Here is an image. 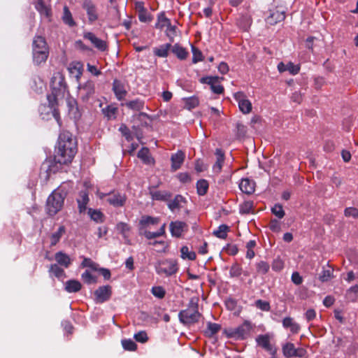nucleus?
Returning <instances> with one entry per match:
<instances>
[{
  "label": "nucleus",
  "mask_w": 358,
  "mask_h": 358,
  "mask_svg": "<svg viewBox=\"0 0 358 358\" xmlns=\"http://www.w3.org/2000/svg\"><path fill=\"white\" fill-rule=\"evenodd\" d=\"M256 268L259 273L266 274L268 271L270 266L267 262L264 261H260L259 262L257 263Z\"/></svg>",
  "instance_id": "obj_49"
},
{
  "label": "nucleus",
  "mask_w": 358,
  "mask_h": 358,
  "mask_svg": "<svg viewBox=\"0 0 358 358\" xmlns=\"http://www.w3.org/2000/svg\"><path fill=\"white\" fill-rule=\"evenodd\" d=\"M197 193L199 195L203 196L207 193L208 189V182L206 180H199L196 183Z\"/></svg>",
  "instance_id": "obj_42"
},
{
  "label": "nucleus",
  "mask_w": 358,
  "mask_h": 358,
  "mask_svg": "<svg viewBox=\"0 0 358 358\" xmlns=\"http://www.w3.org/2000/svg\"><path fill=\"white\" fill-rule=\"evenodd\" d=\"M271 212L273 215L281 219L285 215V212L282 209V206L280 204H275L272 208Z\"/></svg>",
  "instance_id": "obj_53"
},
{
  "label": "nucleus",
  "mask_w": 358,
  "mask_h": 358,
  "mask_svg": "<svg viewBox=\"0 0 358 358\" xmlns=\"http://www.w3.org/2000/svg\"><path fill=\"white\" fill-rule=\"evenodd\" d=\"M222 77L218 76H207L203 77L200 79V82L201 83L208 84L210 87V90L215 94H222L224 91V87L222 85H220V80H223Z\"/></svg>",
  "instance_id": "obj_9"
},
{
  "label": "nucleus",
  "mask_w": 358,
  "mask_h": 358,
  "mask_svg": "<svg viewBox=\"0 0 358 358\" xmlns=\"http://www.w3.org/2000/svg\"><path fill=\"white\" fill-rule=\"evenodd\" d=\"M171 45L166 43L160 45L159 47L155 48L153 50L154 54L159 57H166L169 55V51L171 50Z\"/></svg>",
  "instance_id": "obj_31"
},
{
  "label": "nucleus",
  "mask_w": 358,
  "mask_h": 358,
  "mask_svg": "<svg viewBox=\"0 0 358 358\" xmlns=\"http://www.w3.org/2000/svg\"><path fill=\"white\" fill-rule=\"evenodd\" d=\"M94 93V83L87 80L78 87V94L83 100H87Z\"/></svg>",
  "instance_id": "obj_12"
},
{
  "label": "nucleus",
  "mask_w": 358,
  "mask_h": 358,
  "mask_svg": "<svg viewBox=\"0 0 358 358\" xmlns=\"http://www.w3.org/2000/svg\"><path fill=\"white\" fill-rule=\"evenodd\" d=\"M255 306L263 311H269L271 308L268 301L262 299H258L255 301Z\"/></svg>",
  "instance_id": "obj_54"
},
{
  "label": "nucleus",
  "mask_w": 358,
  "mask_h": 358,
  "mask_svg": "<svg viewBox=\"0 0 358 358\" xmlns=\"http://www.w3.org/2000/svg\"><path fill=\"white\" fill-rule=\"evenodd\" d=\"M84 38L90 41L95 48L101 51H104L107 48L106 42L97 38L92 32H85L83 34Z\"/></svg>",
  "instance_id": "obj_14"
},
{
  "label": "nucleus",
  "mask_w": 358,
  "mask_h": 358,
  "mask_svg": "<svg viewBox=\"0 0 358 358\" xmlns=\"http://www.w3.org/2000/svg\"><path fill=\"white\" fill-rule=\"evenodd\" d=\"M242 273V268L238 264H234L229 271L231 277H238Z\"/></svg>",
  "instance_id": "obj_60"
},
{
  "label": "nucleus",
  "mask_w": 358,
  "mask_h": 358,
  "mask_svg": "<svg viewBox=\"0 0 358 358\" xmlns=\"http://www.w3.org/2000/svg\"><path fill=\"white\" fill-rule=\"evenodd\" d=\"M124 105L131 110H141L144 107V101L140 99H136L125 103Z\"/></svg>",
  "instance_id": "obj_39"
},
{
  "label": "nucleus",
  "mask_w": 358,
  "mask_h": 358,
  "mask_svg": "<svg viewBox=\"0 0 358 358\" xmlns=\"http://www.w3.org/2000/svg\"><path fill=\"white\" fill-rule=\"evenodd\" d=\"M180 321L185 324L197 322L201 317L196 304L189 306L187 309L181 310L178 314Z\"/></svg>",
  "instance_id": "obj_7"
},
{
  "label": "nucleus",
  "mask_w": 358,
  "mask_h": 358,
  "mask_svg": "<svg viewBox=\"0 0 358 358\" xmlns=\"http://www.w3.org/2000/svg\"><path fill=\"white\" fill-rule=\"evenodd\" d=\"M138 157L140 158L145 164H154V159L151 157L150 151L147 148H143L138 153Z\"/></svg>",
  "instance_id": "obj_29"
},
{
  "label": "nucleus",
  "mask_w": 358,
  "mask_h": 358,
  "mask_svg": "<svg viewBox=\"0 0 358 358\" xmlns=\"http://www.w3.org/2000/svg\"><path fill=\"white\" fill-rule=\"evenodd\" d=\"M185 203V199L182 196L178 194L176 195L173 200L169 201L168 203V207L172 212H174L176 210H180L183 208V204Z\"/></svg>",
  "instance_id": "obj_18"
},
{
  "label": "nucleus",
  "mask_w": 358,
  "mask_h": 358,
  "mask_svg": "<svg viewBox=\"0 0 358 358\" xmlns=\"http://www.w3.org/2000/svg\"><path fill=\"white\" fill-rule=\"evenodd\" d=\"M228 231L229 227L226 224H222L217 230L213 231V234L217 238L224 239L227 237Z\"/></svg>",
  "instance_id": "obj_45"
},
{
  "label": "nucleus",
  "mask_w": 358,
  "mask_h": 358,
  "mask_svg": "<svg viewBox=\"0 0 358 358\" xmlns=\"http://www.w3.org/2000/svg\"><path fill=\"white\" fill-rule=\"evenodd\" d=\"M150 194L152 199L157 201H168L171 197V194L166 191H152Z\"/></svg>",
  "instance_id": "obj_34"
},
{
  "label": "nucleus",
  "mask_w": 358,
  "mask_h": 358,
  "mask_svg": "<svg viewBox=\"0 0 358 358\" xmlns=\"http://www.w3.org/2000/svg\"><path fill=\"white\" fill-rule=\"evenodd\" d=\"M50 87L52 94L48 96V100L51 108H53L57 104L58 99L64 96L66 90L64 77L60 72L54 73L51 78Z\"/></svg>",
  "instance_id": "obj_2"
},
{
  "label": "nucleus",
  "mask_w": 358,
  "mask_h": 358,
  "mask_svg": "<svg viewBox=\"0 0 358 358\" xmlns=\"http://www.w3.org/2000/svg\"><path fill=\"white\" fill-rule=\"evenodd\" d=\"M344 214H345V216L348 217H352L353 218H357L358 217V210L354 207L346 208L344 210Z\"/></svg>",
  "instance_id": "obj_58"
},
{
  "label": "nucleus",
  "mask_w": 358,
  "mask_h": 358,
  "mask_svg": "<svg viewBox=\"0 0 358 358\" xmlns=\"http://www.w3.org/2000/svg\"><path fill=\"white\" fill-rule=\"evenodd\" d=\"M358 294V285H355L351 287L348 291V294L349 297H350L352 300H355L357 297V294Z\"/></svg>",
  "instance_id": "obj_63"
},
{
  "label": "nucleus",
  "mask_w": 358,
  "mask_h": 358,
  "mask_svg": "<svg viewBox=\"0 0 358 358\" xmlns=\"http://www.w3.org/2000/svg\"><path fill=\"white\" fill-rule=\"evenodd\" d=\"M240 189L248 194H250L255 192V182L248 178H243L239 184Z\"/></svg>",
  "instance_id": "obj_22"
},
{
  "label": "nucleus",
  "mask_w": 358,
  "mask_h": 358,
  "mask_svg": "<svg viewBox=\"0 0 358 358\" xmlns=\"http://www.w3.org/2000/svg\"><path fill=\"white\" fill-rule=\"evenodd\" d=\"M48 48L45 40L42 36H36L33 41V61L39 65L45 62L48 57Z\"/></svg>",
  "instance_id": "obj_3"
},
{
  "label": "nucleus",
  "mask_w": 358,
  "mask_h": 358,
  "mask_svg": "<svg viewBox=\"0 0 358 358\" xmlns=\"http://www.w3.org/2000/svg\"><path fill=\"white\" fill-rule=\"evenodd\" d=\"M192 50L193 53L192 62L194 64H196L203 60V55L199 50L192 46Z\"/></svg>",
  "instance_id": "obj_57"
},
{
  "label": "nucleus",
  "mask_w": 358,
  "mask_h": 358,
  "mask_svg": "<svg viewBox=\"0 0 358 358\" xmlns=\"http://www.w3.org/2000/svg\"><path fill=\"white\" fill-rule=\"evenodd\" d=\"M333 271L331 269H324L319 275V279L322 282H327L331 279Z\"/></svg>",
  "instance_id": "obj_51"
},
{
  "label": "nucleus",
  "mask_w": 358,
  "mask_h": 358,
  "mask_svg": "<svg viewBox=\"0 0 358 358\" xmlns=\"http://www.w3.org/2000/svg\"><path fill=\"white\" fill-rule=\"evenodd\" d=\"M88 214L90 216L91 219L94 220L96 222H103V213L97 210H93L90 208L88 210Z\"/></svg>",
  "instance_id": "obj_46"
},
{
  "label": "nucleus",
  "mask_w": 358,
  "mask_h": 358,
  "mask_svg": "<svg viewBox=\"0 0 358 358\" xmlns=\"http://www.w3.org/2000/svg\"><path fill=\"white\" fill-rule=\"evenodd\" d=\"M234 99L238 102L239 109L243 113L248 114L251 111L252 103L244 93L238 92L234 94Z\"/></svg>",
  "instance_id": "obj_11"
},
{
  "label": "nucleus",
  "mask_w": 358,
  "mask_h": 358,
  "mask_svg": "<svg viewBox=\"0 0 358 358\" xmlns=\"http://www.w3.org/2000/svg\"><path fill=\"white\" fill-rule=\"evenodd\" d=\"M116 228L124 238L128 236V232L130 230V227L127 223L120 222L117 224Z\"/></svg>",
  "instance_id": "obj_48"
},
{
  "label": "nucleus",
  "mask_w": 358,
  "mask_h": 358,
  "mask_svg": "<svg viewBox=\"0 0 358 358\" xmlns=\"http://www.w3.org/2000/svg\"><path fill=\"white\" fill-rule=\"evenodd\" d=\"M49 271L60 280H63L65 278V273L64 269L57 264H51Z\"/></svg>",
  "instance_id": "obj_35"
},
{
  "label": "nucleus",
  "mask_w": 358,
  "mask_h": 358,
  "mask_svg": "<svg viewBox=\"0 0 358 358\" xmlns=\"http://www.w3.org/2000/svg\"><path fill=\"white\" fill-rule=\"evenodd\" d=\"M257 344L267 351L272 352L273 348L270 343V338L268 335H259L257 337Z\"/></svg>",
  "instance_id": "obj_26"
},
{
  "label": "nucleus",
  "mask_w": 358,
  "mask_h": 358,
  "mask_svg": "<svg viewBox=\"0 0 358 358\" xmlns=\"http://www.w3.org/2000/svg\"><path fill=\"white\" fill-rule=\"evenodd\" d=\"M113 90L117 99L119 100L124 99L127 94V91L125 90L124 86L118 80H114L113 85Z\"/></svg>",
  "instance_id": "obj_25"
},
{
  "label": "nucleus",
  "mask_w": 358,
  "mask_h": 358,
  "mask_svg": "<svg viewBox=\"0 0 358 358\" xmlns=\"http://www.w3.org/2000/svg\"><path fill=\"white\" fill-rule=\"evenodd\" d=\"M180 257L183 259L194 260L196 257V253L190 250L187 246H182L180 248Z\"/></svg>",
  "instance_id": "obj_38"
},
{
  "label": "nucleus",
  "mask_w": 358,
  "mask_h": 358,
  "mask_svg": "<svg viewBox=\"0 0 358 358\" xmlns=\"http://www.w3.org/2000/svg\"><path fill=\"white\" fill-rule=\"evenodd\" d=\"M295 347L293 343H287L282 347V352L286 357H292L294 356Z\"/></svg>",
  "instance_id": "obj_44"
},
{
  "label": "nucleus",
  "mask_w": 358,
  "mask_h": 358,
  "mask_svg": "<svg viewBox=\"0 0 358 358\" xmlns=\"http://www.w3.org/2000/svg\"><path fill=\"white\" fill-rule=\"evenodd\" d=\"M96 194L99 199L115 208L122 207L127 201L126 195L117 191H112L109 193L98 191Z\"/></svg>",
  "instance_id": "obj_5"
},
{
  "label": "nucleus",
  "mask_w": 358,
  "mask_h": 358,
  "mask_svg": "<svg viewBox=\"0 0 358 358\" xmlns=\"http://www.w3.org/2000/svg\"><path fill=\"white\" fill-rule=\"evenodd\" d=\"M282 325L285 328L289 329L293 334H296L300 330V326L295 322L292 317H287L283 319Z\"/></svg>",
  "instance_id": "obj_27"
},
{
  "label": "nucleus",
  "mask_w": 358,
  "mask_h": 358,
  "mask_svg": "<svg viewBox=\"0 0 358 358\" xmlns=\"http://www.w3.org/2000/svg\"><path fill=\"white\" fill-rule=\"evenodd\" d=\"M66 231L64 226H60L57 231L53 233L50 236V245H55L60 240L61 237Z\"/></svg>",
  "instance_id": "obj_36"
},
{
  "label": "nucleus",
  "mask_w": 358,
  "mask_h": 358,
  "mask_svg": "<svg viewBox=\"0 0 358 358\" xmlns=\"http://www.w3.org/2000/svg\"><path fill=\"white\" fill-rule=\"evenodd\" d=\"M284 267V262L280 258H276L272 263V269L275 271H280Z\"/></svg>",
  "instance_id": "obj_59"
},
{
  "label": "nucleus",
  "mask_w": 358,
  "mask_h": 358,
  "mask_svg": "<svg viewBox=\"0 0 358 358\" xmlns=\"http://www.w3.org/2000/svg\"><path fill=\"white\" fill-rule=\"evenodd\" d=\"M82 280L87 284H93L96 282V277L92 275L89 271H85L82 274Z\"/></svg>",
  "instance_id": "obj_50"
},
{
  "label": "nucleus",
  "mask_w": 358,
  "mask_h": 358,
  "mask_svg": "<svg viewBox=\"0 0 358 358\" xmlns=\"http://www.w3.org/2000/svg\"><path fill=\"white\" fill-rule=\"evenodd\" d=\"M172 52L181 60L185 59L188 55V52L182 46L178 44H175L171 46Z\"/></svg>",
  "instance_id": "obj_30"
},
{
  "label": "nucleus",
  "mask_w": 358,
  "mask_h": 358,
  "mask_svg": "<svg viewBox=\"0 0 358 358\" xmlns=\"http://www.w3.org/2000/svg\"><path fill=\"white\" fill-rule=\"evenodd\" d=\"M64 195L59 191L55 190L48 196L46 203V211L50 216L56 215L64 205Z\"/></svg>",
  "instance_id": "obj_4"
},
{
  "label": "nucleus",
  "mask_w": 358,
  "mask_h": 358,
  "mask_svg": "<svg viewBox=\"0 0 358 358\" xmlns=\"http://www.w3.org/2000/svg\"><path fill=\"white\" fill-rule=\"evenodd\" d=\"M166 27H171V21L165 16L164 13H161L158 15L156 27L162 29Z\"/></svg>",
  "instance_id": "obj_41"
},
{
  "label": "nucleus",
  "mask_w": 358,
  "mask_h": 358,
  "mask_svg": "<svg viewBox=\"0 0 358 358\" xmlns=\"http://www.w3.org/2000/svg\"><path fill=\"white\" fill-rule=\"evenodd\" d=\"M299 69L300 68L298 65H295L292 62H289L287 64L283 62H280L278 64V70L280 73L289 71L291 74L295 75L299 73Z\"/></svg>",
  "instance_id": "obj_21"
},
{
  "label": "nucleus",
  "mask_w": 358,
  "mask_h": 358,
  "mask_svg": "<svg viewBox=\"0 0 358 358\" xmlns=\"http://www.w3.org/2000/svg\"><path fill=\"white\" fill-rule=\"evenodd\" d=\"M221 329V326L216 323L210 322L207 323V329L205 331V334L208 337H212Z\"/></svg>",
  "instance_id": "obj_37"
},
{
  "label": "nucleus",
  "mask_w": 358,
  "mask_h": 358,
  "mask_svg": "<svg viewBox=\"0 0 358 358\" xmlns=\"http://www.w3.org/2000/svg\"><path fill=\"white\" fill-rule=\"evenodd\" d=\"M159 222V218L151 216H143L140 220V224L143 227H147L150 224H157Z\"/></svg>",
  "instance_id": "obj_43"
},
{
  "label": "nucleus",
  "mask_w": 358,
  "mask_h": 358,
  "mask_svg": "<svg viewBox=\"0 0 358 358\" xmlns=\"http://www.w3.org/2000/svg\"><path fill=\"white\" fill-rule=\"evenodd\" d=\"M82 7L86 11L88 22L90 24L94 23L99 19L96 6L92 0H83Z\"/></svg>",
  "instance_id": "obj_10"
},
{
  "label": "nucleus",
  "mask_w": 358,
  "mask_h": 358,
  "mask_svg": "<svg viewBox=\"0 0 358 358\" xmlns=\"http://www.w3.org/2000/svg\"><path fill=\"white\" fill-rule=\"evenodd\" d=\"M138 17L141 22H149L152 20V15L148 12L147 9L138 13Z\"/></svg>",
  "instance_id": "obj_55"
},
{
  "label": "nucleus",
  "mask_w": 358,
  "mask_h": 358,
  "mask_svg": "<svg viewBox=\"0 0 358 358\" xmlns=\"http://www.w3.org/2000/svg\"><path fill=\"white\" fill-rule=\"evenodd\" d=\"M215 155L217 157L216 162L213 166V172L215 173H220L222 165L224 161V155L222 150L216 149Z\"/></svg>",
  "instance_id": "obj_23"
},
{
  "label": "nucleus",
  "mask_w": 358,
  "mask_h": 358,
  "mask_svg": "<svg viewBox=\"0 0 358 358\" xmlns=\"http://www.w3.org/2000/svg\"><path fill=\"white\" fill-rule=\"evenodd\" d=\"M178 270V263L174 259H166L159 263V266L156 268L158 274H164L170 276L176 273Z\"/></svg>",
  "instance_id": "obj_8"
},
{
  "label": "nucleus",
  "mask_w": 358,
  "mask_h": 358,
  "mask_svg": "<svg viewBox=\"0 0 358 358\" xmlns=\"http://www.w3.org/2000/svg\"><path fill=\"white\" fill-rule=\"evenodd\" d=\"M185 157V153L180 150L171 156V169L173 171H176L180 169L184 162Z\"/></svg>",
  "instance_id": "obj_17"
},
{
  "label": "nucleus",
  "mask_w": 358,
  "mask_h": 358,
  "mask_svg": "<svg viewBox=\"0 0 358 358\" xmlns=\"http://www.w3.org/2000/svg\"><path fill=\"white\" fill-rule=\"evenodd\" d=\"M122 345L124 350L134 351L136 349V344L132 340H123Z\"/></svg>",
  "instance_id": "obj_56"
},
{
  "label": "nucleus",
  "mask_w": 358,
  "mask_h": 358,
  "mask_svg": "<svg viewBox=\"0 0 358 358\" xmlns=\"http://www.w3.org/2000/svg\"><path fill=\"white\" fill-rule=\"evenodd\" d=\"M68 69L70 73L74 75L78 80L82 75L83 65L80 62H73L69 64Z\"/></svg>",
  "instance_id": "obj_33"
},
{
  "label": "nucleus",
  "mask_w": 358,
  "mask_h": 358,
  "mask_svg": "<svg viewBox=\"0 0 358 358\" xmlns=\"http://www.w3.org/2000/svg\"><path fill=\"white\" fill-rule=\"evenodd\" d=\"M165 228H166V224H162V226L160 227L159 231L156 232H151L149 231H145L143 234L148 239H153L162 236H164L165 234Z\"/></svg>",
  "instance_id": "obj_40"
},
{
  "label": "nucleus",
  "mask_w": 358,
  "mask_h": 358,
  "mask_svg": "<svg viewBox=\"0 0 358 358\" xmlns=\"http://www.w3.org/2000/svg\"><path fill=\"white\" fill-rule=\"evenodd\" d=\"M292 281L293 282V283H294L295 285H301L303 282V278L300 275L299 273L298 272H294L292 275Z\"/></svg>",
  "instance_id": "obj_64"
},
{
  "label": "nucleus",
  "mask_w": 358,
  "mask_h": 358,
  "mask_svg": "<svg viewBox=\"0 0 358 358\" xmlns=\"http://www.w3.org/2000/svg\"><path fill=\"white\" fill-rule=\"evenodd\" d=\"M81 283L76 280H68L65 284V289L69 293L77 292L81 289Z\"/></svg>",
  "instance_id": "obj_32"
},
{
  "label": "nucleus",
  "mask_w": 358,
  "mask_h": 358,
  "mask_svg": "<svg viewBox=\"0 0 358 358\" xmlns=\"http://www.w3.org/2000/svg\"><path fill=\"white\" fill-rule=\"evenodd\" d=\"M89 194L86 190H82L79 192L77 202L78 205L79 212L83 213L87 209V205L89 203Z\"/></svg>",
  "instance_id": "obj_16"
},
{
  "label": "nucleus",
  "mask_w": 358,
  "mask_h": 358,
  "mask_svg": "<svg viewBox=\"0 0 358 358\" xmlns=\"http://www.w3.org/2000/svg\"><path fill=\"white\" fill-rule=\"evenodd\" d=\"M285 18L283 12L279 10H271L270 15L266 17V21L268 24L273 25L282 21Z\"/></svg>",
  "instance_id": "obj_19"
},
{
  "label": "nucleus",
  "mask_w": 358,
  "mask_h": 358,
  "mask_svg": "<svg viewBox=\"0 0 358 358\" xmlns=\"http://www.w3.org/2000/svg\"><path fill=\"white\" fill-rule=\"evenodd\" d=\"M253 208V202L250 201H245L240 205V213L241 214H249Z\"/></svg>",
  "instance_id": "obj_47"
},
{
  "label": "nucleus",
  "mask_w": 358,
  "mask_h": 358,
  "mask_svg": "<svg viewBox=\"0 0 358 358\" xmlns=\"http://www.w3.org/2000/svg\"><path fill=\"white\" fill-rule=\"evenodd\" d=\"M112 294L111 287L101 286L94 291L95 300L97 303H103L110 299Z\"/></svg>",
  "instance_id": "obj_13"
},
{
  "label": "nucleus",
  "mask_w": 358,
  "mask_h": 358,
  "mask_svg": "<svg viewBox=\"0 0 358 358\" xmlns=\"http://www.w3.org/2000/svg\"><path fill=\"white\" fill-rule=\"evenodd\" d=\"M55 259L57 263V264L66 268L71 264L70 257L63 252H57L55 255Z\"/></svg>",
  "instance_id": "obj_20"
},
{
  "label": "nucleus",
  "mask_w": 358,
  "mask_h": 358,
  "mask_svg": "<svg viewBox=\"0 0 358 358\" xmlns=\"http://www.w3.org/2000/svg\"><path fill=\"white\" fill-rule=\"evenodd\" d=\"M252 329L251 324L245 321L240 326L236 328H229L224 331V333L228 338L237 340L245 338L250 334Z\"/></svg>",
  "instance_id": "obj_6"
},
{
  "label": "nucleus",
  "mask_w": 358,
  "mask_h": 358,
  "mask_svg": "<svg viewBox=\"0 0 358 358\" xmlns=\"http://www.w3.org/2000/svg\"><path fill=\"white\" fill-rule=\"evenodd\" d=\"M199 105V99L196 97L192 96L185 99V108L190 110L194 108Z\"/></svg>",
  "instance_id": "obj_52"
},
{
  "label": "nucleus",
  "mask_w": 358,
  "mask_h": 358,
  "mask_svg": "<svg viewBox=\"0 0 358 358\" xmlns=\"http://www.w3.org/2000/svg\"><path fill=\"white\" fill-rule=\"evenodd\" d=\"M62 19L64 23L70 27H73L76 25V23L73 18L72 14L66 6H64L63 8Z\"/></svg>",
  "instance_id": "obj_24"
},
{
  "label": "nucleus",
  "mask_w": 358,
  "mask_h": 358,
  "mask_svg": "<svg viewBox=\"0 0 358 358\" xmlns=\"http://www.w3.org/2000/svg\"><path fill=\"white\" fill-rule=\"evenodd\" d=\"M187 227V224L184 222L176 221L170 223V231L171 235L175 237L181 236L183 231Z\"/></svg>",
  "instance_id": "obj_15"
},
{
  "label": "nucleus",
  "mask_w": 358,
  "mask_h": 358,
  "mask_svg": "<svg viewBox=\"0 0 358 358\" xmlns=\"http://www.w3.org/2000/svg\"><path fill=\"white\" fill-rule=\"evenodd\" d=\"M77 152L76 143L72 134L69 131L60 134L58 147L54 160L56 164H66L70 163Z\"/></svg>",
  "instance_id": "obj_1"
},
{
  "label": "nucleus",
  "mask_w": 358,
  "mask_h": 358,
  "mask_svg": "<svg viewBox=\"0 0 358 358\" xmlns=\"http://www.w3.org/2000/svg\"><path fill=\"white\" fill-rule=\"evenodd\" d=\"M136 341L140 343H145L148 341V338L145 331H141L134 335Z\"/></svg>",
  "instance_id": "obj_62"
},
{
  "label": "nucleus",
  "mask_w": 358,
  "mask_h": 358,
  "mask_svg": "<svg viewBox=\"0 0 358 358\" xmlns=\"http://www.w3.org/2000/svg\"><path fill=\"white\" fill-rule=\"evenodd\" d=\"M36 9L40 13V14L47 18L51 16V9L49 6L45 5L43 0H36Z\"/></svg>",
  "instance_id": "obj_28"
},
{
  "label": "nucleus",
  "mask_w": 358,
  "mask_h": 358,
  "mask_svg": "<svg viewBox=\"0 0 358 358\" xmlns=\"http://www.w3.org/2000/svg\"><path fill=\"white\" fill-rule=\"evenodd\" d=\"M152 294L159 298L162 299L165 295V291L162 287H154L152 289Z\"/></svg>",
  "instance_id": "obj_61"
}]
</instances>
